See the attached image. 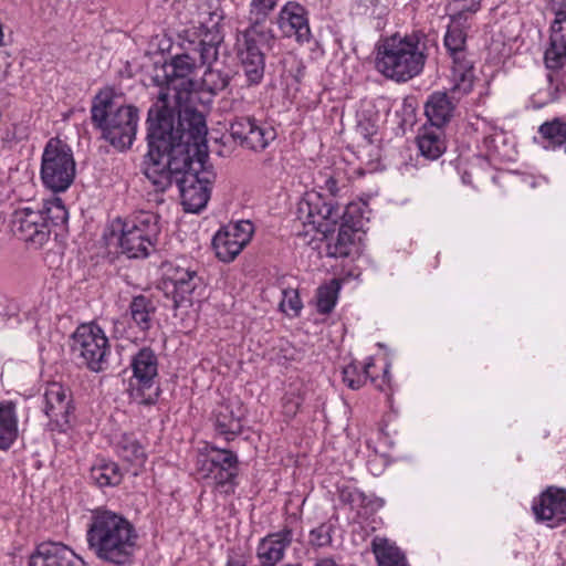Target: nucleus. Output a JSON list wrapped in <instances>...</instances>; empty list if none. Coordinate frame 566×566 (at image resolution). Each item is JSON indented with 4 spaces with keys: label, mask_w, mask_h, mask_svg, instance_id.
Listing matches in <instances>:
<instances>
[{
    "label": "nucleus",
    "mask_w": 566,
    "mask_h": 566,
    "mask_svg": "<svg viewBox=\"0 0 566 566\" xmlns=\"http://www.w3.org/2000/svg\"><path fill=\"white\" fill-rule=\"evenodd\" d=\"M388 369H389V365H387L384 369V374H385V378H388Z\"/></svg>",
    "instance_id": "09e8293b"
},
{
    "label": "nucleus",
    "mask_w": 566,
    "mask_h": 566,
    "mask_svg": "<svg viewBox=\"0 0 566 566\" xmlns=\"http://www.w3.org/2000/svg\"><path fill=\"white\" fill-rule=\"evenodd\" d=\"M557 8L551 25L549 45L544 54L545 65L549 70H558L566 63V9Z\"/></svg>",
    "instance_id": "393cba45"
},
{
    "label": "nucleus",
    "mask_w": 566,
    "mask_h": 566,
    "mask_svg": "<svg viewBox=\"0 0 566 566\" xmlns=\"http://www.w3.org/2000/svg\"><path fill=\"white\" fill-rule=\"evenodd\" d=\"M93 125L113 147L125 150L132 147L138 127V109L117 102L109 93H99L91 108Z\"/></svg>",
    "instance_id": "39448f33"
},
{
    "label": "nucleus",
    "mask_w": 566,
    "mask_h": 566,
    "mask_svg": "<svg viewBox=\"0 0 566 566\" xmlns=\"http://www.w3.org/2000/svg\"><path fill=\"white\" fill-rule=\"evenodd\" d=\"M207 134L205 116L196 109L180 112L177 127L169 119L151 124L144 174L156 192L154 201L163 202L159 195L176 182L185 211L198 213L206 208L216 177L206 165Z\"/></svg>",
    "instance_id": "f257e3e1"
},
{
    "label": "nucleus",
    "mask_w": 566,
    "mask_h": 566,
    "mask_svg": "<svg viewBox=\"0 0 566 566\" xmlns=\"http://www.w3.org/2000/svg\"><path fill=\"white\" fill-rule=\"evenodd\" d=\"M182 53L175 55L170 63L164 67L166 86L161 87L156 103L148 111V129L154 123L169 119L172 127L178 126L179 113L191 107H181L180 102L193 90L195 82L191 75L196 69L213 64L219 52L212 59L203 55L207 46L196 39L186 38L182 41Z\"/></svg>",
    "instance_id": "f03ea898"
},
{
    "label": "nucleus",
    "mask_w": 566,
    "mask_h": 566,
    "mask_svg": "<svg viewBox=\"0 0 566 566\" xmlns=\"http://www.w3.org/2000/svg\"><path fill=\"white\" fill-rule=\"evenodd\" d=\"M465 94H453L450 90L447 92H433L427 99L424 105V114L430 126L442 128L453 117L457 111L459 99Z\"/></svg>",
    "instance_id": "a878e982"
},
{
    "label": "nucleus",
    "mask_w": 566,
    "mask_h": 566,
    "mask_svg": "<svg viewBox=\"0 0 566 566\" xmlns=\"http://www.w3.org/2000/svg\"><path fill=\"white\" fill-rule=\"evenodd\" d=\"M279 0H251L249 3V27L272 30L266 25L270 13L276 8Z\"/></svg>",
    "instance_id": "c9c22d12"
},
{
    "label": "nucleus",
    "mask_w": 566,
    "mask_h": 566,
    "mask_svg": "<svg viewBox=\"0 0 566 566\" xmlns=\"http://www.w3.org/2000/svg\"><path fill=\"white\" fill-rule=\"evenodd\" d=\"M19 312H20L19 304L13 300L8 301L7 305L3 308V315L9 318L18 317Z\"/></svg>",
    "instance_id": "c03bdc74"
},
{
    "label": "nucleus",
    "mask_w": 566,
    "mask_h": 566,
    "mask_svg": "<svg viewBox=\"0 0 566 566\" xmlns=\"http://www.w3.org/2000/svg\"><path fill=\"white\" fill-rule=\"evenodd\" d=\"M11 230L35 249L43 247L51 237V228L44 214L31 207L14 210L11 216Z\"/></svg>",
    "instance_id": "2eb2a0df"
},
{
    "label": "nucleus",
    "mask_w": 566,
    "mask_h": 566,
    "mask_svg": "<svg viewBox=\"0 0 566 566\" xmlns=\"http://www.w3.org/2000/svg\"><path fill=\"white\" fill-rule=\"evenodd\" d=\"M533 513L538 522L556 527L566 522V490L549 486L532 503Z\"/></svg>",
    "instance_id": "6ab92c4d"
},
{
    "label": "nucleus",
    "mask_w": 566,
    "mask_h": 566,
    "mask_svg": "<svg viewBox=\"0 0 566 566\" xmlns=\"http://www.w3.org/2000/svg\"><path fill=\"white\" fill-rule=\"evenodd\" d=\"M166 276L167 282L172 286L171 293L176 302L189 301V296L199 283L196 271L180 266H170Z\"/></svg>",
    "instance_id": "bb28decb"
},
{
    "label": "nucleus",
    "mask_w": 566,
    "mask_h": 566,
    "mask_svg": "<svg viewBox=\"0 0 566 566\" xmlns=\"http://www.w3.org/2000/svg\"><path fill=\"white\" fill-rule=\"evenodd\" d=\"M133 376L128 392L138 405L151 406L158 401L160 387L158 382V358L149 347L140 348L130 359Z\"/></svg>",
    "instance_id": "f8f14e48"
},
{
    "label": "nucleus",
    "mask_w": 566,
    "mask_h": 566,
    "mask_svg": "<svg viewBox=\"0 0 566 566\" xmlns=\"http://www.w3.org/2000/svg\"><path fill=\"white\" fill-rule=\"evenodd\" d=\"M316 566H339V565L332 558H322V559L317 560Z\"/></svg>",
    "instance_id": "49530a36"
},
{
    "label": "nucleus",
    "mask_w": 566,
    "mask_h": 566,
    "mask_svg": "<svg viewBox=\"0 0 566 566\" xmlns=\"http://www.w3.org/2000/svg\"><path fill=\"white\" fill-rule=\"evenodd\" d=\"M303 307L298 292L295 289H285L282 291L280 310L287 316H297Z\"/></svg>",
    "instance_id": "ea45409f"
},
{
    "label": "nucleus",
    "mask_w": 566,
    "mask_h": 566,
    "mask_svg": "<svg viewBox=\"0 0 566 566\" xmlns=\"http://www.w3.org/2000/svg\"><path fill=\"white\" fill-rule=\"evenodd\" d=\"M274 34L272 30L248 27L237 38V56L249 85H258L264 77V50L272 48Z\"/></svg>",
    "instance_id": "1a4fd4ad"
},
{
    "label": "nucleus",
    "mask_w": 566,
    "mask_h": 566,
    "mask_svg": "<svg viewBox=\"0 0 566 566\" xmlns=\"http://www.w3.org/2000/svg\"><path fill=\"white\" fill-rule=\"evenodd\" d=\"M76 164L71 147L59 138L45 144L40 168L43 186L51 191H66L75 179Z\"/></svg>",
    "instance_id": "0eeeda50"
},
{
    "label": "nucleus",
    "mask_w": 566,
    "mask_h": 566,
    "mask_svg": "<svg viewBox=\"0 0 566 566\" xmlns=\"http://www.w3.org/2000/svg\"><path fill=\"white\" fill-rule=\"evenodd\" d=\"M238 463L235 453L208 443L198 450L196 471L201 479L208 480L222 492L232 493L238 475Z\"/></svg>",
    "instance_id": "9d476101"
},
{
    "label": "nucleus",
    "mask_w": 566,
    "mask_h": 566,
    "mask_svg": "<svg viewBox=\"0 0 566 566\" xmlns=\"http://www.w3.org/2000/svg\"><path fill=\"white\" fill-rule=\"evenodd\" d=\"M245 408L240 399H228L219 403L213 411L216 431L230 441L240 434L243 428Z\"/></svg>",
    "instance_id": "412c9836"
},
{
    "label": "nucleus",
    "mask_w": 566,
    "mask_h": 566,
    "mask_svg": "<svg viewBox=\"0 0 566 566\" xmlns=\"http://www.w3.org/2000/svg\"><path fill=\"white\" fill-rule=\"evenodd\" d=\"M230 133L242 147L253 151L264 150L276 138L273 126L251 116L237 117L230 125Z\"/></svg>",
    "instance_id": "f3484780"
},
{
    "label": "nucleus",
    "mask_w": 566,
    "mask_h": 566,
    "mask_svg": "<svg viewBox=\"0 0 566 566\" xmlns=\"http://www.w3.org/2000/svg\"><path fill=\"white\" fill-rule=\"evenodd\" d=\"M298 524L300 518L296 515H291L282 530L270 533L260 539L256 546V558L261 566H275L284 558L285 551L292 544Z\"/></svg>",
    "instance_id": "a211bd4d"
},
{
    "label": "nucleus",
    "mask_w": 566,
    "mask_h": 566,
    "mask_svg": "<svg viewBox=\"0 0 566 566\" xmlns=\"http://www.w3.org/2000/svg\"><path fill=\"white\" fill-rule=\"evenodd\" d=\"M555 7H560L566 9V0H553Z\"/></svg>",
    "instance_id": "de8ad7c7"
},
{
    "label": "nucleus",
    "mask_w": 566,
    "mask_h": 566,
    "mask_svg": "<svg viewBox=\"0 0 566 566\" xmlns=\"http://www.w3.org/2000/svg\"><path fill=\"white\" fill-rule=\"evenodd\" d=\"M206 66L207 69L201 77L202 90L216 94L226 88L229 76L219 70L212 69V64Z\"/></svg>",
    "instance_id": "58836bf2"
},
{
    "label": "nucleus",
    "mask_w": 566,
    "mask_h": 566,
    "mask_svg": "<svg viewBox=\"0 0 566 566\" xmlns=\"http://www.w3.org/2000/svg\"><path fill=\"white\" fill-rule=\"evenodd\" d=\"M417 145L420 154L429 160L438 159L447 148L442 130L432 126H424L420 130Z\"/></svg>",
    "instance_id": "c85d7f7f"
},
{
    "label": "nucleus",
    "mask_w": 566,
    "mask_h": 566,
    "mask_svg": "<svg viewBox=\"0 0 566 566\" xmlns=\"http://www.w3.org/2000/svg\"><path fill=\"white\" fill-rule=\"evenodd\" d=\"M374 553L379 566H408L401 551L387 539L375 541Z\"/></svg>",
    "instance_id": "72a5a7b5"
},
{
    "label": "nucleus",
    "mask_w": 566,
    "mask_h": 566,
    "mask_svg": "<svg viewBox=\"0 0 566 566\" xmlns=\"http://www.w3.org/2000/svg\"><path fill=\"white\" fill-rule=\"evenodd\" d=\"M482 0H453V4L459 10L458 13L463 15L467 12L474 13L480 9Z\"/></svg>",
    "instance_id": "37998d69"
},
{
    "label": "nucleus",
    "mask_w": 566,
    "mask_h": 566,
    "mask_svg": "<svg viewBox=\"0 0 566 566\" xmlns=\"http://www.w3.org/2000/svg\"><path fill=\"white\" fill-rule=\"evenodd\" d=\"M538 134L543 139L542 143L545 149H555L566 140V123L558 118L546 122L539 126Z\"/></svg>",
    "instance_id": "473e14b6"
},
{
    "label": "nucleus",
    "mask_w": 566,
    "mask_h": 566,
    "mask_svg": "<svg viewBox=\"0 0 566 566\" xmlns=\"http://www.w3.org/2000/svg\"><path fill=\"white\" fill-rule=\"evenodd\" d=\"M155 312L156 306L151 298L142 294L134 296L129 304L130 319L142 332L150 329Z\"/></svg>",
    "instance_id": "c756f323"
},
{
    "label": "nucleus",
    "mask_w": 566,
    "mask_h": 566,
    "mask_svg": "<svg viewBox=\"0 0 566 566\" xmlns=\"http://www.w3.org/2000/svg\"><path fill=\"white\" fill-rule=\"evenodd\" d=\"M344 211L316 191L306 192L297 203L296 219L306 228V233L317 231L327 234Z\"/></svg>",
    "instance_id": "4468645a"
},
{
    "label": "nucleus",
    "mask_w": 566,
    "mask_h": 566,
    "mask_svg": "<svg viewBox=\"0 0 566 566\" xmlns=\"http://www.w3.org/2000/svg\"><path fill=\"white\" fill-rule=\"evenodd\" d=\"M310 542L312 545L323 547L332 542L331 527L326 524H321L310 533Z\"/></svg>",
    "instance_id": "a19ab883"
},
{
    "label": "nucleus",
    "mask_w": 566,
    "mask_h": 566,
    "mask_svg": "<svg viewBox=\"0 0 566 566\" xmlns=\"http://www.w3.org/2000/svg\"><path fill=\"white\" fill-rule=\"evenodd\" d=\"M340 290L339 281L336 279L331 280L328 283L323 284L317 290V311L321 314L331 313L338 298Z\"/></svg>",
    "instance_id": "e433bc0d"
},
{
    "label": "nucleus",
    "mask_w": 566,
    "mask_h": 566,
    "mask_svg": "<svg viewBox=\"0 0 566 566\" xmlns=\"http://www.w3.org/2000/svg\"><path fill=\"white\" fill-rule=\"evenodd\" d=\"M461 13L452 17L444 35V46L452 59L451 91L453 94H469L474 82L473 65L465 54L467 32Z\"/></svg>",
    "instance_id": "9b49d317"
},
{
    "label": "nucleus",
    "mask_w": 566,
    "mask_h": 566,
    "mask_svg": "<svg viewBox=\"0 0 566 566\" xmlns=\"http://www.w3.org/2000/svg\"><path fill=\"white\" fill-rule=\"evenodd\" d=\"M374 366V358L368 357L360 368L356 363H350L343 367V381L348 388L357 390L364 386L370 376V368Z\"/></svg>",
    "instance_id": "f704fd0d"
},
{
    "label": "nucleus",
    "mask_w": 566,
    "mask_h": 566,
    "mask_svg": "<svg viewBox=\"0 0 566 566\" xmlns=\"http://www.w3.org/2000/svg\"><path fill=\"white\" fill-rule=\"evenodd\" d=\"M277 23L286 36H294L300 43L310 42L311 29L306 10L300 3L294 1L285 3L280 10Z\"/></svg>",
    "instance_id": "b1692460"
},
{
    "label": "nucleus",
    "mask_w": 566,
    "mask_h": 566,
    "mask_svg": "<svg viewBox=\"0 0 566 566\" xmlns=\"http://www.w3.org/2000/svg\"><path fill=\"white\" fill-rule=\"evenodd\" d=\"M29 566H86L85 562L62 543L44 542L30 556Z\"/></svg>",
    "instance_id": "4be33fe9"
},
{
    "label": "nucleus",
    "mask_w": 566,
    "mask_h": 566,
    "mask_svg": "<svg viewBox=\"0 0 566 566\" xmlns=\"http://www.w3.org/2000/svg\"><path fill=\"white\" fill-rule=\"evenodd\" d=\"M86 543L94 556L107 564L124 566L137 549L138 533L123 514L97 507L92 511L86 527Z\"/></svg>",
    "instance_id": "7ed1b4c3"
},
{
    "label": "nucleus",
    "mask_w": 566,
    "mask_h": 566,
    "mask_svg": "<svg viewBox=\"0 0 566 566\" xmlns=\"http://www.w3.org/2000/svg\"><path fill=\"white\" fill-rule=\"evenodd\" d=\"M117 454L126 462L142 467L146 462L145 448L134 434L124 433L116 443Z\"/></svg>",
    "instance_id": "7c9ffc66"
},
{
    "label": "nucleus",
    "mask_w": 566,
    "mask_h": 566,
    "mask_svg": "<svg viewBox=\"0 0 566 566\" xmlns=\"http://www.w3.org/2000/svg\"><path fill=\"white\" fill-rule=\"evenodd\" d=\"M191 28L185 30V36L196 39L200 44L206 45L203 55L212 59L216 51L223 42L220 23L223 20V12L217 0H199L189 7Z\"/></svg>",
    "instance_id": "6e6552de"
},
{
    "label": "nucleus",
    "mask_w": 566,
    "mask_h": 566,
    "mask_svg": "<svg viewBox=\"0 0 566 566\" xmlns=\"http://www.w3.org/2000/svg\"><path fill=\"white\" fill-rule=\"evenodd\" d=\"M120 232L119 247L129 258H145L154 249L160 233V217L151 211H135L125 219H117Z\"/></svg>",
    "instance_id": "423d86ee"
},
{
    "label": "nucleus",
    "mask_w": 566,
    "mask_h": 566,
    "mask_svg": "<svg viewBox=\"0 0 566 566\" xmlns=\"http://www.w3.org/2000/svg\"><path fill=\"white\" fill-rule=\"evenodd\" d=\"M18 413L12 401L0 402V450H9L15 442L18 429Z\"/></svg>",
    "instance_id": "cd10ccee"
},
{
    "label": "nucleus",
    "mask_w": 566,
    "mask_h": 566,
    "mask_svg": "<svg viewBox=\"0 0 566 566\" xmlns=\"http://www.w3.org/2000/svg\"><path fill=\"white\" fill-rule=\"evenodd\" d=\"M44 412L60 431H65L73 412L72 399L69 390L60 382L46 385L44 394Z\"/></svg>",
    "instance_id": "aec40b11"
},
{
    "label": "nucleus",
    "mask_w": 566,
    "mask_h": 566,
    "mask_svg": "<svg viewBox=\"0 0 566 566\" xmlns=\"http://www.w3.org/2000/svg\"><path fill=\"white\" fill-rule=\"evenodd\" d=\"M250 556L240 547L228 553L227 566H248Z\"/></svg>",
    "instance_id": "79ce46f5"
},
{
    "label": "nucleus",
    "mask_w": 566,
    "mask_h": 566,
    "mask_svg": "<svg viewBox=\"0 0 566 566\" xmlns=\"http://www.w3.org/2000/svg\"><path fill=\"white\" fill-rule=\"evenodd\" d=\"M504 136L502 133H494L491 136L484 138V143L488 147H492L494 154H499L497 145L495 144L499 139L503 140Z\"/></svg>",
    "instance_id": "a18cd8bd"
},
{
    "label": "nucleus",
    "mask_w": 566,
    "mask_h": 566,
    "mask_svg": "<svg viewBox=\"0 0 566 566\" xmlns=\"http://www.w3.org/2000/svg\"><path fill=\"white\" fill-rule=\"evenodd\" d=\"M428 36L421 31L381 39L376 49L375 67L387 80L407 83L419 76L429 55Z\"/></svg>",
    "instance_id": "20e7f679"
},
{
    "label": "nucleus",
    "mask_w": 566,
    "mask_h": 566,
    "mask_svg": "<svg viewBox=\"0 0 566 566\" xmlns=\"http://www.w3.org/2000/svg\"><path fill=\"white\" fill-rule=\"evenodd\" d=\"M39 211L44 214L51 229L52 227H62L66 224L69 220L67 209L65 208L62 199L57 197L46 200L43 208Z\"/></svg>",
    "instance_id": "4c0bfd02"
},
{
    "label": "nucleus",
    "mask_w": 566,
    "mask_h": 566,
    "mask_svg": "<svg viewBox=\"0 0 566 566\" xmlns=\"http://www.w3.org/2000/svg\"><path fill=\"white\" fill-rule=\"evenodd\" d=\"M355 206H348L343 212L345 218L335 237H331L327 243V255L333 258H346L360 252V237L358 235L359 222L348 224L347 217L352 213Z\"/></svg>",
    "instance_id": "5701e85b"
},
{
    "label": "nucleus",
    "mask_w": 566,
    "mask_h": 566,
    "mask_svg": "<svg viewBox=\"0 0 566 566\" xmlns=\"http://www.w3.org/2000/svg\"><path fill=\"white\" fill-rule=\"evenodd\" d=\"M462 180L463 182H469V178H467V175H463Z\"/></svg>",
    "instance_id": "8fccbe9b"
},
{
    "label": "nucleus",
    "mask_w": 566,
    "mask_h": 566,
    "mask_svg": "<svg viewBox=\"0 0 566 566\" xmlns=\"http://www.w3.org/2000/svg\"><path fill=\"white\" fill-rule=\"evenodd\" d=\"M72 350L91 371L99 373L107 368L109 342L98 325L90 323L78 326L73 334Z\"/></svg>",
    "instance_id": "ddd939ff"
},
{
    "label": "nucleus",
    "mask_w": 566,
    "mask_h": 566,
    "mask_svg": "<svg viewBox=\"0 0 566 566\" xmlns=\"http://www.w3.org/2000/svg\"><path fill=\"white\" fill-rule=\"evenodd\" d=\"M91 479L99 486H116L123 480L118 464L113 461L101 460L91 469Z\"/></svg>",
    "instance_id": "2f4dec72"
},
{
    "label": "nucleus",
    "mask_w": 566,
    "mask_h": 566,
    "mask_svg": "<svg viewBox=\"0 0 566 566\" xmlns=\"http://www.w3.org/2000/svg\"><path fill=\"white\" fill-rule=\"evenodd\" d=\"M254 227L248 220L229 223L213 237L212 245L217 258L222 262L233 261L250 242Z\"/></svg>",
    "instance_id": "dca6fc26"
}]
</instances>
